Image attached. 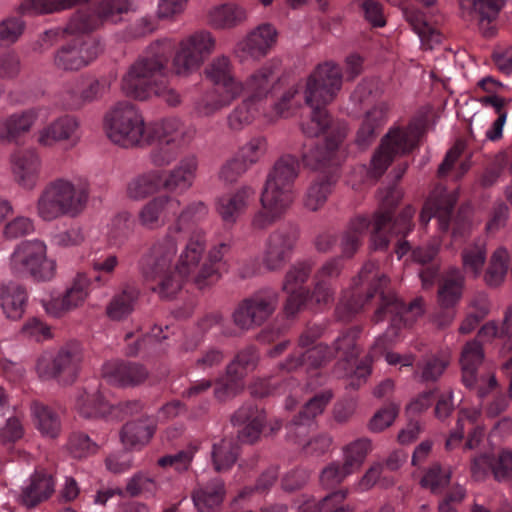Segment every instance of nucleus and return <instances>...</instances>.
Here are the masks:
<instances>
[{
    "instance_id": "22",
    "label": "nucleus",
    "mask_w": 512,
    "mask_h": 512,
    "mask_svg": "<svg viewBox=\"0 0 512 512\" xmlns=\"http://www.w3.org/2000/svg\"><path fill=\"white\" fill-rule=\"evenodd\" d=\"M313 269L311 260L298 261L285 274L282 289L288 294L285 313L294 316L308 300L309 289L304 285L310 278Z\"/></svg>"
},
{
    "instance_id": "62",
    "label": "nucleus",
    "mask_w": 512,
    "mask_h": 512,
    "mask_svg": "<svg viewBox=\"0 0 512 512\" xmlns=\"http://www.w3.org/2000/svg\"><path fill=\"white\" fill-rule=\"evenodd\" d=\"M26 24L19 16H9L0 21V47H9L22 36Z\"/></svg>"
},
{
    "instance_id": "16",
    "label": "nucleus",
    "mask_w": 512,
    "mask_h": 512,
    "mask_svg": "<svg viewBox=\"0 0 512 512\" xmlns=\"http://www.w3.org/2000/svg\"><path fill=\"white\" fill-rule=\"evenodd\" d=\"M278 292L273 288H262L242 300L233 312V322L241 330L262 325L275 311Z\"/></svg>"
},
{
    "instance_id": "48",
    "label": "nucleus",
    "mask_w": 512,
    "mask_h": 512,
    "mask_svg": "<svg viewBox=\"0 0 512 512\" xmlns=\"http://www.w3.org/2000/svg\"><path fill=\"white\" fill-rule=\"evenodd\" d=\"M264 112V105L245 97L228 115L227 125L233 131H241Z\"/></svg>"
},
{
    "instance_id": "5",
    "label": "nucleus",
    "mask_w": 512,
    "mask_h": 512,
    "mask_svg": "<svg viewBox=\"0 0 512 512\" xmlns=\"http://www.w3.org/2000/svg\"><path fill=\"white\" fill-rule=\"evenodd\" d=\"M402 198L401 190L390 186L379 192V209L372 217L357 215L353 217L340 238L341 258H352L363 243L366 232L371 228L370 242L374 250L386 251L395 239L394 253L400 260L411 247L406 236L413 230L415 209L408 205L399 215L394 210Z\"/></svg>"
},
{
    "instance_id": "31",
    "label": "nucleus",
    "mask_w": 512,
    "mask_h": 512,
    "mask_svg": "<svg viewBox=\"0 0 512 512\" xmlns=\"http://www.w3.org/2000/svg\"><path fill=\"white\" fill-rule=\"evenodd\" d=\"M254 195L255 189L252 186L243 185L218 198L216 211L226 225L232 226L245 214Z\"/></svg>"
},
{
    "instance_id": "54",
    "label": "nucleus",
    "mask_w": 512,
    "mask_h": 512,
    "mask_svg": "<svg viewBox=\"0 0 512 512\" xmlns=\"http://www.w3.org/2000/svg\"><path fill=\"white\" fill-rule=\"evenodd\" d=\"M372 451V442L368 438H359L343 447L344 469L355 473L363 465L367 455Z\"/></svg>"
},
{
    "instance_id": "2",
    "label": "nucleus",
    "mask_w": 512,
    "mask_h": 512,
    "mask_svg": "<svg viewBox=\"0 0 512 512\" xmlns=\"http://www.w3.org/2000/svg\"><path fill=\"white\" fill-rule=\"evenodd\" d=\"M389 279L380 273L374 262H367L363 265L356 282L358 285H367L365 295L354 290L351 295H344L336 307V316L341 321H349L354 315L374 302L377 308L374 314L376 322L390 317V327L382 336L378 337L371 348L369 355L360 360L354 370V377L349 381L353 389L360 387L371 374V363L373 358L385 353L386 361L391 365L401 364L403 367H411L414 357L411 355L402 356L397 353L388 352V348L394 338L399 336L401 327L411 326L416 319L423 314V301L420 298L413 300L406 305L394 294L386 292Z\"/></svg>"
},
{
    "instance_id": "19",
    "label": "nucleus",
    "mask_w": 512,
    "mask_h": 512,
    "mask_svg": "<svg viewBox=\"0 0 512 512\" xmlns=\"http://www.w3.org/2000/svg\"><path fill=\"white\" fill-rule=\"evenodd\" d=\"M299 171L300 163L295 156H281L268 173L262 192L292 204L295 198L294 183Z\"/></svg>"
},
{
    "instance_id": "24",
    "label": "nucleus",
    "mask_w": 512,
    "mask_h": 512,
    "mask_svg": "<svg viewBox=\"0 0 512 512\" xmlns=\"http://www.w3.org/2000/svg\"><path fill=\"white\" fill-rule=\"evenodd\" d=\"M45 111V107L37 106L0 117V144H19Z\"/></svg>"
},
{
    "instance_id": "38",
    "label": "nucleus",
    "mask_w": 512,
    "mask_h": 512,
    "mask_svg": "<svg viewBox=\"0 0 512 512\" xmlns=\"http://www.w3.org/2000/svg\"><path fill=\"white\" fill-rule=\"evenodd\" d=\"M261 208L251 218V228L255 231H264L281 219L291 204L262 192L260 197Z\"/></svg>"
},
{
    "instance_id": "35",
    "label": "nucleus",
    "mask_w": 512,
    "mask_h": 512,
    "mask_svg": "<svg viewBox=\"0 0 512 512\" xmlns=\"http://www.w3.org/2000/svg\"><path fill=\"white\" fill-rule=\"evenodd\" d=\"M225 496V483L221 478L199 484L192 492V500L198 512H219Z\"/></svg>"
},
{
    "instance_id": "20",
    "label": "nucleus",
    "mask_w": 512,
    "mask_h": 512,
    "mask_svg": "<svg viewBox=\"0 0 512 512\" xmlns=\"http://www.w3.org/2000/svg\"><path fill=\"white\" fill-rule=\"evenodd\" d=\"M483 358V348L477 340L469 341L465 344L460 358L462 382L468 389L476 391L480 399L485 398L497 388V382L493 375H488L485 378L483 376L479 377L477 374Z\"/></svg>"
},
{
    "instance_id": "1",
    "label": "nucleus",
    "mask_w": 512,
    "mask_h": 512,
    "mask_svg": "<svg viewBox=\"0 0 512 512\" xmlns=\"http://www.w3.org/2000/svg\"><path fill=\"white\" fill-rule=\"evenodd\" d=\"M341 86V68L333 62L319 64L306 82L304 99L311 108V116L302 123V131L311 138L325 135L323 140L305 143L302 154L306 167L320 171L304 195V206L311 211L319 210L326 203L338 181V167L345 158L342 143L347 135V125L333 120L326 110Z\"/></svg>"
},
{
    "instance_id": "30",
    "label": "nucleus",
    "mask_w": 512,
    "mask_h": 512,
    "mask_svg": "<svg viewBox=\"0 0 512 512\" xmlns=\"http://www.w3.org/2000/svg\"><path fill=\"white\" fill-rule=\"evenodd\" d=\"M266 415L252 402L242 405L232 416L234 426H238V440L243 443H254L261 435Z\"/></svg>"
},
{
    "instance_id": "61",
    "label": "nucleus",
    "mask_w": 512,
    "mask_h": 512,
    "mask_svg": "<svg viewBox=\"0 0 512 512\" xmlns=\"http://www.w3.org/2000/svg\"><path fill=\"white\" fill-rule=\"evenodd\" d=\"M267 150V139L264 136H255L241 146L236 155L250 168L265 156Z\"/></svg>"
},
{
    "instance_id": "51",
    "label": "nucleus",
    "mask_w": 512,
    "mask_h": 512,
    "mask_svg": "<svg viewBox=\"0 0 512 512\" xmlns=\"http://www.w3.org/2000/svg\"><path fill=\"white\" fill-rule=\"evenodd\" d=\"M345 498L346 492L343 490L334 491L320 501H316L313 497L303 496L298 512H352L349 506L343 505Z\"/></svg>"
},
{
    "instance_id": "43",
    "label": "nucleus",
    "mask_w": 512,
    "mask_h": 512,
    "mask_svg": "<svg viewBox=\"0 0 512 512\" xmlns=\"http://www.w3.org/2000/svg\"><path fill=\"white\" fill-rule=\"evenodd\" d=\"M155 432V422L146 417L127 422L121 430V441L129 448L140 449L146 445Z\"/></svg>"
},
{
    "instance_id": "11",
    "label": "nucleus",
    "mask_w": 512,
    "mask_h": 512,
    "mask_svg": "<svg viewBox=\"0 0 512 512\" xmlns=\"http://www.w3.org/2000/svg\"><path fill=\"white\" fill-rule=\"evenodd\" d=\"M425 126L423 119H413L406 128L390 129L371 159L369 174L378 179L385 173L395 156L412 151L423 135Z\"/></svg>"
},
{
    "instance_id": "36",
    "label": "nucleus",
    "mask_w": 512,
    "mask_h": 512,
    "mask_svg": "<svg viewBox=\"0 0 512 512\" xmlns=\"http://www.w3.org/2000/svg\"><path fill=\"white\" fill-rule=\"evenodd\" d=\"M388 112V105L380 102L366 113L355 139L360 149H366L375 141L388 119Z\"/></svg>"
},
{
    "instance_id": "57",
    "label": "nucleus",
    "mask_w": 512,
    "mask_h": 512,
    "mask_svg": "<svg viewBox=\"0 0 512 512\" xmlns=\"http://www.w3.org/2000/svg\"><path fill=\"white\" fill-rule=\"evenodd\" d=\"M509 267V254L505 248H498L492 254L484 274V281L490 287H497L503 281Z\"/></svg>"
},
{
    "instance_id": "18",
    "label": "nucleus",
    "mask_w": 512,
    "mask_h": 512,
    "mask_svg": "<svg viewBox=\"0 0 512 512\" xmlns=\"http://www.w3.org/2000/svg\"><path fill=\"white\" fill-rule=\"evenodd\" d=\"M215 40L209 32L199 31L183 39L173 58L177 75H188L195 71L214 49Z\"/></svg>"
},
{
    "instance_id": "39",
    "label": "nucleus",
    "mask_w": 512,
    "mask_h": 512,
    "mask_svg": "<svg viewBox=\"0 0 512 512\" xmlns=\"http://www.w3.org/2000/svg\"><path fill=\"white\" fill-rule=\"evenodd\" d=\"M277 32L270 24H262L253 30L239 43L238 47L243 53L252 58L265 56L276 42Z\"/></svg>"
},
{
    "instance_id": "49",
    "label": "nucleus",
    "mask_w": 512,
    "mask_h": 512,
    "mask_svg": "<svg viewBox=\"0 0 512 512\" xmlns=\"http://www.w3.org/2000/svg\"><path fill=\"white\" fill-rule=\"evenodd\" d=\"M487 242L484 237H478L468 243L461 252L463 268L474 278L482 273L487 259Z\"/></svg>"
},
{
    "instance_id": "15",
    "label": "nucleus",
    "mask_w": 512,
    "mask_h": 512,
    "mask_svg": "<svg viewBox=\"0 0 512 512\" xmlns=\"http://www.w3.org/2000/svg\"><path fill=\"white\" fill-rule=\"evenodd\" d=\"M75 408L80 416L90 418H118L119 413H132L140 408L137 401L120 403L114 405L109 403L103 396L97 380L87 383L77 392Z\"/></svg>"
},
{
    "instance_id": "8",
    "label": "nucleus",
    "mask_w": 512,
    "mask_h": 512,
    "mask_svg": "<svg viewBox=\"0 0 512 512\" xmlns=\"http://www.w3.org/2000/svg\"><path fill=\"white\" fill-rule=\"evenodd\" d=\"M196 134L193 125L185 124L180 118L168 117L150 123L145 147L151 146L149 161L155 167H167L175 162L181 151L187 147Z\"/></svg>"
},
{
    "instance_id": "33",
    "label": "nucleus",
    "mask_w": 512,
    "mask_h": 512,
    "mask_svg": "<svg viewBox=\"0 0 512 512\" xmlns=\"http://www.w3.org/2000/svg\"><path fill=\"white\" fill-rule=\"evenodd\" d=\"M55 491V479L44 470H36L30 477L29 483L22 488L18 502L28 508H35L51 497Z\"/></svg>"
},
{
    "instance_id": "44",
    "label": "nucleus",
    "mask_w": 512,
    "mask_h": 512,
    "mask_svg": "<svg viewBox=\"0 0 512 512\" xmlns=\"http://www.w3.org/2000/svg\"><path fill=\"white\" fill-rule=\"evenodd\" d=\"M160 173L152 169L131 178L126 185V195L129 199L139 201L161 191Z\"/></svg>"
},
{
    "instance_id": "12",
    "label": "nucleus",
    "mask_w": 512,
    "mask_h": 512,
    "mask_svg": "<svg viewBox=\"0 0 512 512\" xmlns=\"http://www.w3.org/2000/svg\"><path fill=\"white\" fill-rule=\"evenodd\" d=\"M43 241H24L11 255L10 266L14 274L30 276L36 281H50L56 273V262L47 258Z\"/></svg>"
},
{
    "instance_id": "42",
    "label": "nucleus",
    "mask_w": 512,
    "mask_h": 512,
    "mask_svg": "<svg viewBox=\"0 0 512 512\" xmlns=\"http://www.w3.org/2000/svg\"><path fill=\"white\" fill-rule=\"evenodd\" d=\"M28 295L20 284L10 282L0 287V306L7 318L18 320L22 317Z\"/></svg>"
},
{
    "instance_id": "26",
    "label": "nucleus",
    "mask_w": 512,
    "mask_h": 512,
    "mask_svg": "<svg viewBox=\"0 0 512 512\" xmlns=\"http://www.w3.org/2000/svg\"><path fill=\"white\" fill-rule=\"evenodd\" d=\"M181 202L178 198L161 194L146 202L138 212L139 224L147 230H157L165 226L169 215H175Z\"/></svg>"
},
{
    "instance_id": "53",
    "label": "nucleus",
    "mask_w": 512,
    "mask_h": 512,
    "mask_svg": "<svg viewBox=\"0 0 512 512\" xmlns=\"http://www.w3.org/2000/svg\"><path fill=\"white\" fill-rule=\"evenodd\" d=\"M239 455L238 442L233 438H224L212 447V462L217 472L229 470L236 462Z\"/></svg>"
},
{
    "instance_id": "13",
    "label": "nucleus",
    "mask_w": 512,
    "mask_h": 512,
    "mask_svg": "<svg viewBox=\"0 0 512 512\" xmlns=\"http://www.w3.org/2000/svg\"><path fill=\"white\" fill-rule=\"evenodd\" d=\"M81 362L79 344L68 343L56 353H43L37 360L36 372L42 380L54 379L61 384H72L78 376Z\"/></svg>"
},
{
    "instance_id": "41",
    "label": "nucleus",
    "mask_w": 512,
    "mask_h": 512,
    "mask_svg": "<svg viewBox=\"0 0 512 512\" xmlns=\"http://www.w3.org/2000/svg\"><path fill=\"white\" fill-rule=\"evenodd\" d=\"M161 327L155 326L150 334L137 335L134 332H128L125 335V355L135 357L140 354L152 355L158 352L160 341L166 339V335H162Z\"/></svg>"
},
{
    "instance_id": "45",
    "label": "nucleus",
    "mask_w": 512,
    "mask_h": 512,
    "mask_svg": "<svg viewBox=\"0 0 512 512\" xmlns=\"http://www.w3.org/2000/svg\"><path fill=\"white\" fill-rule=\"evenodd\" d=\"M360 333V327H351L339 335L334 341L333 347H331L334 351V356H338L342 361L351 365L352 375L350 381L354 377V370L359 363L357 358L360 354V349L357 345V339Z\"/></svg>"
},
{
    "instance_id": "40",
    "label": "nucleus",
    "mask_w": 512,
    "mask_h": 512,
    "mask_svg": "<svg viewBox=\"0 0 512 512\" xmlns=\"http://www.w3.org/2000/svg\"><path fill=\"white\" fill-rule=\"evenodd\" d=\"M205 77L213 83L214 87L232 90L239 93L240 86L234 75V68L226 56L215 57L204 69Z\"/></svg>"
},
{
    "instance_id": "64",
    "label": "nucleus",
    "mask_w": 512,
    "mask_h": 512,
    "mask_svg": "<svg viewBox=\"0 0 512 512\" xmlns=\"http://www.w3.org/2000/svg\"><path fill=\"white\" fill-rule=\"evenodd\" d=\"M118 264V258L114 254L102 253L94 256L91 265L93 270L99 273V275L94 278V281L101 286L106 285L110 279L109 276L113 274Z\"/></svg>"
},
{
    "instance_id": "23",
    "label": "nucleus",
    "mask_w": 512,
    "mask_h": 512,
    "mask_svg": "<svg viewBox=\"0 0 512 512\" xmlns=\"http://www.w3.org/2000/svg\"><path fill=\"white\" fill-rule=\"evenodd\" d=\"M199 167L198 156L188 153L168 170H159L161 190L170 194H183L194 184Z\"/></svg>"
},
{
    "instance_id": "50",
    "label": "nucleus",
    "mask_w": 512,
    "mask_h": 512,
    "mask_svg": "<svg viewBox=\"0 0 512 512\" xmlns=\"http://www.w3.org/2000/svg\"><path fill=\"white\" fill-rule=\"evenodd\" d=\"M39 432L48 438H57L61 432V419L57 411L40 402H34L31 407Z\"/></svg>"
},
{
    "instance_id": "32",
    "label": "nucleus",
    "mask_w": 512,
    "mask_h": 512,
    "mask_svg": "<svg viewBox=\"0 0 512 512\" xmlns=\"http://www.w3.org/2000/svg\"><path fill=\"white\" fill-rule=\"evenodd\" d=\"M148 375L146 367L136 362L109 361L102 368V377L108 383L122 387L139 385Z\"/></svg>"
},
{
    "instance_id": "56",
    "label": "nucleus",
    "mask_w": 512,
    "mask_h": 512,
    "mask_svg": "<svg viewBox=\"0 0 512 512\" xmlns=\"http://www.w3.org/2000/svg\"><path fill=\"white\" fill-rule=\"evenodd\" d=\"M478 337L487 340L490 338H500L503 340L504 347L507 350H512V306L506 309L500 326L496 322H488L482 326Z\"/></svg>"
},
{
    "instance_id": "14",
    "label": "nucleus",
    "mask_w": 512,
    "mask_h": 512,
    "mask_svg": "<svg viewBox=\"0 0 512 512\" xmlns=\"http://www.w3.org/2000/svg\"><path fill=\"white\" fill-rule=\"evenodd\" d=\"M323 331L320 325L308 326L299 336L297 348L280 369L289 373L304 366L317 369L330 362L335 357L331 347L322 343L312 346Z\"/></svg>"
},
{
    "instance_id": "60",
    "label": "nucleus",
    "mask_w": 512,
    "mask_h": 512,
    "mask_svg": "<svg viewBox=\"0 0 512 512\" xmlns=\"http://www.w3.org/2000/svg\"><path fill=\"white\" fill-rule=\"evenodd\" d=\"M133 230L131 214L127 211L115 215L109 225L108 241L112 246L122 245Z\"/></svg>"
},
{
    "instance_id": "29",
    "label": "nucleus",
    "mask_w": 512,
    "mask_h": 512,
    "mask_svg": "<svg viewBox=\"0 0 512 512\" xmlns=\"http://www.w3.org/2000/svg\"><path fill=\"white\" fill-rule=\"evenodd\" d=\"M91 284L92 282L86 274H77L62 297L52 298L44 303L46 312L54 317H61L63 314L79 307L86 300Z\"/></svg>"
},
{
    "instance_id": "46",
    "label": "nucleus",
    "mask_w": 512,
    "mask_h": 512,
    "mask_svg": "<svg viewBox=\"0 0 512 512\" xmlns=\"http://www.w3.org/2000/svg\"><path fill=\"white\" fill-rule=\"evenodd\" d=\"M138 298L139 290L136 287L124 286L107 304L106 315L113 321L126 319L134 311Z\"/></svg>"
},
{
    "instance_id": "28",
    "label": "nucleus",
    "mask_w": 512,
    "mask_h": 512,
    "mask_svg": "<svg viewBox=\"0 0 512 512\" xmlns=\"http://www.w3.org/2000/svg\"><path fill=\"white\" fill-rule=\"evenodd\" d=\"M79 120L71 115H64L51 121L40 130L36 136L37 143L45 148L54 147L59 142L68 141L76 145L79 141Z\"/></svg>"
},
{
    "instance_id": "63",
    "label": "nucleus",
    "mask_w": 512,
    "mask_h": 512,
    "mask_svg": "<svg viewBox=\"0 0 512 512\" xmlns=\"http://www.w3.org/2000/svg\"><path fill=\"white\" fill-rule=\"evenodd\" d=\"M197 450V445L190 444L186 449L181 450L176 454H169L160 457L157 463L162 468L173 467L178 472H184L189 469Z\"/></svg>"
},
{
    "instance_id": "37",
    "label": "nucleus",
    "mask_w": 512,
    "mask_h": 512,
    "mask_svg": "<svg viewBox=\"0 0 512 512\" xmlns=\"http://www.w3.org/2000/svg\"><path fill=\"white\" fill-rule=\"evenodd\" d=\"M238 97L239 93L233 92L231 89L213 87L195 100L193 111L199 117H211L229 107Z\"/></svg>"
},
{
    "instance_id": "21",
    "label": "nucleus",
    "mask_w": 512,
    "mask_h": 512,
    "mask_svg": "<svg viewBox=\"0 0 512 512\" xmlns=\"http://www.w3.org/2000/svg\"><path fill=\"white\" fill-rule=\"evenodd\" d=\"M464 287L465 275L459 268L451 267L441 275L437 293V302L442 309L436 319L439 326L445 327L454 319V308L462 298Z\"/></svg>"
},
{
    "instance_id": "9",
    "label": "nucleus",
    "mask_w": 512,
    "mask_h": 512,
    "mask_svg": "<svg viewBox=\"0 0 512 512\" xmlns=\"http://www.w3.org/2000/svg\"><path fill=\"white\" fill-rule=\"evenodd\" d=\"M149 126L141 110L129 101L116 103L106 112L103 121L108 139L123 148L145 147Z\"/></svg>"
},
{
    "instance_id": "10",
    "label": "nucleus",
    "mask_w": 512,
    "mask_h": 512,
    "mask_svg": "<svg viewBox=\"0 0 512 512\" xmlns=\"http://www.w3.org/2000/svg\"><path fill=\"white\" fill-rule=\"evenodd\" d=\"M458 201L456 191L435 189L424 203L420 213V224L426 226L432 218H436L442 233L452 232L454 239L463 238L470 229L469 213L466 208L454 212Z\"/></svg>"
},
{
    "instance_id": "7",
    "label": "nucleus",
    "mask_w": 512,
    "mask_h": 512,
    "mask_svg": "<svg viewBox=\"0 0 512 512\" xmlns=\"http://www.w3.org/2000/svg\"><path fill=\"white\" fill-rule=\"evenodd\" d=\"M90 196L87 183L64 177L48 182L40 192L36 211L43 221L51 222L61 217L76 218L86 209Z\"/></svg>"
},
{
    "instance_id": "58",
    "label": "nucleus",
    "mask_w": 512,
    "mask_h": 512,
    "mask_svg": "<svg viewBox=\"0 0 512 512\" xmlns=\"http://www.w3.org/2000/svg\"><path fill=\"white\" fill-rule=\"evenodd\" d=\"M159 484L156 479L146 472H137L128 479L124 493L131 497L144 496L146 498L155 496Z\"/></svg>"
},
{
    "instance_id": "3",
    "label": "nucleus",
    "mask_w": 512,
    "mask_h": 512,
    "mask_svg": "<svg viewBox=\"0 0 512 512\" xmlns=\"http://www.w3.org/2000/svg\"><path fill=\"white\" fill-rule=\"evenodd\" d=\"M205 244L204 231L194 230L177 263L173 265L177 253L176 241L171 236L157 240L140 263L142 275L150 289L163 298H170L187 280H192L200 289L217 282L226 270L224 257L231 247L225 242L213 246L200 265Z\"/></svg>"
},
{
    "instance_id": "17",
    "label": "nucleus",
    "mask_w": 512,
    "mask_h": 512,
    "mask_svg": "<svg viewBox=\"0 0 512 512\" xmlns=\"http://www.w3.org/2000/svg\"><path fill=\"white\" fill-rule=\"evenodd\" d=\"M298 237V229L291 223L280 225L268 234L262 254V264L266 270L279 271L290 261Z\"/></svg>"
},
{
    "instance_id": "47",
    "label": "nucleus",
    "mask_w": 512,
    "mask_h": 512,
    "mask_svg": "<svg viewBox=\"0 0 512 512\" xmlns=\"http://www.w3.org/2000/svg\"><path fill=\"white\" fill-rule=\"evenodd\" d=\"M207 215L208 207L204 202L193 201L189 203L178 215L175 224L169 228L165 237L171 236L177 242L172 235L174 232L189 230L191 235L194 230H199L196 225L203 221Z\"/></svg>"
},
{
    "instance_id": "52",
    "label": "nucleus",
    "mask_w": 512,
    "mask_h": 512,
    "mask_svg": "<svg viewBox=\"0 0 512 512\" xmlns=\"http://www.w3.org/2000/svg\"><path fill=\"white\" fill-rule=\"evenodd\" d=\"M297 385L298 382L291 376L274 375L255 380L250 389L251 394L254 397L263 398L270 395H278L287 391H292V388Z\"/></svg>"
},
{
    "instance_id": "27",
    "label": "nucleus",
    "mask_w": 512,
    "mask_h": 512,
    "mask_svg": "<svg viewBox=\"0 0 512 512\" xmlns=\"http://www.w3.org/2000/svg\"><path fill=\"white\" fill-rule=\"evenodd\" d=\"M41 157L36 148L14 151L10 155L11 170L16 182L25 189H33L39 179Z\"/></svg>"
},
{
    "instance_id": "6",
    "label": "nucleus",
    "mask_w": 512,
    "mask_h": 512,
    "mask_svg": "<svg viewBox=\"0 0 512 512\" xmlns=\"http://www.w3.org/2000/svg\"><path fill=\"white\" fill-rule=\"evenodd\" d=\"M175 44L170 39L153 42L127 69L121 79V90L130 98L144 101L162 97L170 106L180 103V95L169 87V63Z\"/></svg>"
},
{
    "instance_id": "4",
    "label": "nucleus",
    "mask_w": 512,
    "mask_h": 512,
    "mask_svg": "<svg viewBox=\"0 0 512 512\" xmlns=\"http://www.w3.org/2000/svg\"><path fill=\"white\" fill-rule=\"evenodd\" d=\"M90 0H22L18 6L21 15L52 14L81 6L71 17L66 32L75 35L68 40L54 55V65L63 71H79L90 65L102 51L97 38L90 32L104 21L113 23L121 19L131 7L129 0H100L92 4Z\"/></svg>"
},
{
    "instance_id": "55",
    "label": "nucleus",
    "mask_w": 512,
    "mask_h": 512,
    "mask_svg": "<svg viewBox=\"0 0 512 512\" xmlns=\"http://www.w3.org/2000/svg\"><path fill=\"white\" fill-rule=\"evenodd\" d=\"M259 355L252 346L246 347L234 356L226 367L227 375L233 376L243 383L248 373L252 372L258 363Z\"/></svg>"
},
{
    "instance_id": "59",
    "label": "nucleus",
    "mask_w": 512,
    "mask_h": 512,
    "mask_svg": "<svg viewBox=\"0 0 512 512\" xmlns=\"http://www.w3.org/2000/svg\"><path fill=\"white\" fill-rule=\"evenodd\" d=\"M245 18L244 9L230 4L215 7L210 13V21L217 28L233 27Z\"/></svg>"
},
{
    "instance_id": "25",
    "label": "nucleus",
    "mask_w": 512,
    "mask_h": 512,
    "mask_svg": "<svg viewBox=\"0 0 512 512\" xmlns=\"http://www.w3.org/2000/svg\"><path fill=\"white\" fill-rule=\"evenodd\" d=\"M278 68L279 61L272 60L250 74L244 82L238 81V85L241 87L239 97L244 94L264 105L275 83L279 80Z\"/></svg>"
},
{
    "instance_id": "34",
    "label": "nucleus",
    "mask_w": 512,
    "mask_h": 512,
    "mask_svg": "<svg viewBox=\"0 0 512 512\" xmlns=\"http://www.w3.org/2000/svg\"><path fill=\"white\" fill-rule=\"evenodd\" d=\"M402 13L411 29L418 35L424 49L432 50L443 41V33L437 26L428 22L426 15L420 9L412 6L405 7Z\"/></svg>"
}]
</instances>
